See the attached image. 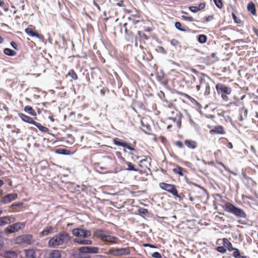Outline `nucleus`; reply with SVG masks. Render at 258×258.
Returning a JSON list of instances; mask_svg holds the SVG:
<instances>
[{
    "instance_id": "2",
    "label": "nucleus",
    "mask_w": 258,
    "mask_h": 258,
    "mask_svg": "<svg viewBox=\"0 0 258 258\" xmlns=\"http://www.w3.org/2000/svg\"><path fill=\"white\" fill-rule=\"evenodd\" d=\"M113 142L116 146L127 148L131 151L129 154L131 156V158L133 160L135 161L139 159L140 157L138 156V152L135 148L136 145V141H134L132 144L128 143L119 138H115L113 140Z\"/></svg>"
},
{
    "instance_id": "9",
    "label": "nucleus",
    "mask_w": 258,
    "mask_h": 258,
    "mask_svg": "<svg viewBox=\"0 0 258 258\" xmlns=\"http://www.w3.org/2000/svg\"><path fill=\"white\" fill-rule=\"evenodd\" d=\"M159 185L161 189L167 191L173 196L176 198H180L178 193V190L175 185L165 182H160L159 183Z\"/></svg>"
},
{
    "instance_id": "20",
    "label": "nucleus",
    "mask_w": 258,
    "mask_h": 258,
    "mask_svg": "<svg viewBox=\"0 0 258 258\" xmlns=\"http://www.w3.org/2000/svg\"><path fill=\"white\" fill-rule=\"evenodd\" d=\"M1 220L3 225L14 223L16 220L15 217L12 215L2 217Z\"/></svg>"
},
{
    "instance_id": "25",
    "label": "nucleus",
    "mask_w": 258,
    "mask_h": 258,
    "mask_svg": "<svg viewBox=\"0 0 258 258\" xmlns=\"http://www.w3.org/2000/svg\"><path fill=\"white\" fill-rule=\"evenodd\" d=\"M49 258H61V251L57 249L51 250L48 255Z\"/></svg>"
},
{
    "instance_id": "41",
    "label": "nucleus",
    "mask_w": 258,
    "mask_h": 258,
    "mask_svg": "<svg viewBox=\"0 0 258 258\" xmlns=\"http://www.w3.org/2000/svg\"><path fill=\"white\" fill-rule=\"evenodd\" d=\"M115 155L117 158L121 161L124 163L125 162V158L122 156V153L119 151H117L115 152Z\"/></svg>"
},
{
    "instance_id": "54",
    "label": "nucleus",
    "mask_w": 258,
    "mask_h": 258,
    "mask_svg": "<svg viewBox=\"0 0 258 258\" xmlns=\"http://www.w3.org/2000/svg\"><path fill=\"white\" fill-rule=\"evenodd\" d=\"M213 58V60H212V61L213 62H214L216 60H217V59L216 58V57H215V54L213 53H211L210 55H209L208 56V58Z\"/></svg>"
},
{
    "instance_id": "21",
    "label": "nucleus",
    "mask_w": 258,
    "mask_h": 258,
    "mask_svg": "<svg viewBox=\"0 0 258 258\" xmlns=\"http://www.w3.org/2000/svg\"><path fill=\"white\" fill-rule=\"evenodd\" d=\"M184 145L189 149L194 150L198 147L196 141L190 139H186L184 141Z\"/></svg>"
},
{
    "instance_id": "29",
    "label": "nucleus",
    "mask_w": 258,
    "mask_h": 258,
    "mask_svg": "<svg viewBox=\"0 0 258 258\" xmlns=\"http://www.w3.org/2000/svg\"><path fill=\"white\" fill-rule=\"evenodd\" d=\"M4 256L6 258H17L18 254L14 251L9 250L4 252Z\"/></svg>"
},
{
    "instance_id": "49",
    "label": "nucleus",
    "mask_w": 258,
    "mask_h": 258,
    "mask_svg": "<svg viewBox=\"0 0 258 258\" xmlns=\"http://www.w3.org/2000/svg\"><path fill=\"white\" fill-rule=\"evenodd\" d=\"M138 34L142 39H146V40L148 39L147 36L144 33H142L141 31H139Z\"/></svg>"
},
{
    "instance_id": "37",
    "label": "nucleus",
    "mask_w": 258,
    "mask_h": 258,
    "mask_svg": "<svg viewBox=\"0 0 258 258\" xmlns=\"http://www.w3.org/2000/svg\"><path fill=\"white\" fill-rule=\"evenodd\" d=\"M55 152L57 154H63V155H69L70 154V151L66 149H56Z\"/></svg>"
},
{
    "instance_id": "31",
    "label": "nucleus",
    "mask_w": 258,
    "mask_h": 258,
    "mask_svg": "<svg viewBox=\"0 0 258 258\" xmlns=\"http://www.w3.org/2000/svg\"><path fill=\"white\" fill-rule=\"evenodd\" d=\"M25 254L26 258H36V253L33 249L25 250Z\"/></svg>"
},
{
    "instance_id": "32",
    "label": "nucleus",
    "mask_w": 258,
    "mask_h": 258,
    "mask_svg": "<svg viewBox=\"0 0 258 258\" xmlns=\"http://www.w3.org/2000/svg\"><path fill=\"white\" fill-rule=\"evenodd\" d=\"M34 125L36 126L39 130L42 132L43 133H48L49 132V129L47 127L44 126L42 125L40 123L37 122L36 121L35 122Z\"/></svg>"
},
{
    "instance_id": "52",
    "label": "nucleus",
    "mask_w": 258,
    "mask_h": 258,
    "mask_svg": "<svg viewBox=\"0 0 258 258\" xmlns=\"http://www.w3.org/2000/svg\"><path fill=\"white\" fill-rule=\"evenodd\" d=\"M152 256L155 258H162L161 254L158 252H155L153 253Z\"/></svg>"
},
{
    "instance_id": "30",
    "label": "nucleus",
    "mask_w": 258,
    "mask_h": 258,
    "mask_svg": "<svg viewBox=\"0 0 258 258\" xmlns=\"http://www.w3.org/2000/svg\"><path fill=\"white\" fill-rule=\"evenodd\" d=\"M24 110L26 112H27V113H28L29 114H30L32 116H36L37 115V113H36L35 110L31 106H29V105L26 106L24 107Z\"/></svg>"
},
{
    "instance_id": "34",
    "label": "nucleus",
    "mask_w": 258,
    "mask_h": 258,
    "mask_svg": "<svg viewBox=\"0 0 258 258\" xmlns=\"http://www.w3.org/2000/svg\"><path fill=\"white\" fill-rule=\"evenodd\" d=\"M240 112V117H239V120L242 121L243 120V117H246L247 115V110L244 107H242L239 110Z\"/></svg>"
},
{
    "instance_id": "16",
    "label": "nucleus",
    "mask_w": 258,
    "mask_h": 258,
    "mask_svg": "<svg viewBox=\"0 0 258 258\" xmlns=\"http://www.w3.org/2000/svg\"><path fill=\"white\" fill-rule=\"evenodd\" d=\"M18 195L16 193L9 194L4 196L1 200V202L3 204H7L16 200Z\"/></svg>"
},
{
    "instance_id": "7",
    "label": "nucleus",
    "mask_w": 258,
    "mask_h": 258,
    "mask_svg": "<svg viewBox=\"0 0 258 258\" xmlns=\"http://www.w3.org/2000/svg\"><path fill=\"white\" fill-rule=\"evenodd\" d=\"M216 89L218 94H220L222 99L225 101L229 100L228 95L231 94L232 89L231 87L224 84L219 83L216 85Z\"/></svg>"
},
{
    "instance_id": "12",
    "label": "nucleus",
    "mask_w": 258,
    "mask_h": 258,
    "mask_svg": "<svg viewBox=\"0 0 258 258\" xmlns=\"http://www.w3.org/2000/svg\"><path fill=\"white\" fill-rule=\"evenodd\" d=\"M73 234L76 237L88 238L91 235L90 231L80 228H75L72 231Z\"/></svg>"
},
{
    "instance_id": "40",
    "label": "nucleus",
    "mask_w": 258,
    "mask_h": 258,
    "mask_svg": "<svg viewBox=\"0 0 258 258\" xmlns=\"http://www.w3.org/2000/svg\"><path fill=\"white\" fill-rule=\"evenodd\" d=\"M233 256L235 258H241V255L240 254V251L238 248H234V250H233Z\"/></svg>"
},
{
    "instance_id": "36",
    "label": "nucleus",
    "mask_w": 258,
    "mask_h": 258,
    "mask_svg": "<svg viewBox=\"0 0 258 258\" xmlns=\"http://www.w3.org/2000/svg\"><path fill=\"white\" fill-rule=\"evenodd\" d=\"M53 229V228L51 226L47 227L40 233V234L42 236L47 235L52 231Z\"/></svg>"
},
{
    "instance_id": "19",
    "label": "nucleus",
    "mask_w": 258,
    "mask_h": 258,
    "mask_svg": "<svg viewBox=\"0 0 258 258\" xmlns=\"http://www.w3.org/2000/svg\"><path fill=\"white\" fill-rule=\"evenodd\" d=\"M210 133L211 135L214 134H221L223 135L225 134L224 128L222 125L215 126L210 131Z\"/></svg>"
},
{
    "instance_id": "35",
    "label": "nucleus",
    "mask_w": 258,
    "mask_h": 258,
    "mask_svg": "<svg viewBox=\"0 0 258 258\" xmlns=\"http://www.w3.org/2000/svg\"><path fill=\"white\" fill-rule=\"evenodd\" d=\"M4 53L6 55L11 56H15L17 54V52L15 50L8 48H6L4 49Z\"/></svg>"
},
{
    "instance_id": "47",
    "label": "nucleus",
    "mask_w": 258,
    "mask_h": 258,
    "mask_svg": "<svg viewBox=\"0 0 258 258\" xmlns=\"http://www.w3.org/2000/svg\"><path fill=\"white\" fill-rule=\"evenodd\" d=\"M232 18H233L234 22L236 23H237V24L241 23V21L240 19H239L233 13H232Z\"/></svg>"
},
{
    "instance_id": "60",
    "label": "nucleus",
    "mask_w": 258,
    "mask_h": 258,
    "mask_svg": "<svg viewBox=\"0 0 258 258\" xmlns=\"http://www.w3.org/2000/svg\"><path fill=\"white\" fill-rule=\"evenodd\" d=\"M140 212L143 213V214H146L147 213H148V210L146 209H142L140 210Z\"/></svg>"
},
{
    "instance_id": "14",
    "label": "nucleus",
    "mask_w": 258,
    "mask_h": 258,
    "mask_svg": "<svg viewBox=\"0 0 258 258\" xmlns=\"http://www.w3.org/2000/svg\"><path fill=\"white\" fill-rule=\"evenodd\" d=\"M25 32L30 36H35L39 39H42L43 36L41 34H39L35 30V28L32 25H29L28 27L25 29Z\"/></svg>"
},
{
    "instance_id": "10",
    "label": "nucleus",
    "mask_w": 258,
    "mask_h": 258,
    "mask_svg": "<svg viewBox=\"0 0 258 258\" xmlns=\"http://www.w3.org/2000/svg\"><path fill=\"white\" fill-rule=\"evenodd\" d=\"M131 253L129 247L112 248L108 250V254L114 256H118L123 255H128Z\"/></svg>"
},
{
    "instance_id": "58",
    "label": "nucleus",
    "mask_w": 258,
    "mask_h": 258,
    "mask_svg": "<svg viewBox=\"0 0 258 258\" xmlns=\"http://www.w3.org/2000/svg\"><path fill=\"white\" fill-rule=\"evenodd\" d=\"M226 146L227 148H228L229 149H232L233 148L232 144L231 142H228V143L226 145Z\"/></svg>"
},
{
    "instance_id": "15",
    "label": "nucleus",
    "mask_w": 258,
    "mask_h": 258,
    "mask_svg": "<svg viewBox=\"0 0 258 258\" xmlns=\"http://www.w3.org/2000/svg\"><path fill=\"white\" fill-rule=\"evenodd\" d=\"M79 251L82 253H97L99 251V248L98 247L84 246L80 247Z\"/></svg>"
},
{
    "instance_id": "39",
    "label": "nucleus",
    "mask_w": 258,
    "mask_h": 258,
    "mask_svg": "<svg viewBox=\"0 0 258 258\" xmlns=\"http://www.w3.org/2000/svg\"><path fill=\"white\" fill-rule=\"evenodd\" d=\"M124 163L127 165V167L126 169L127 170L132 171H137V170L135 168L134 165H133L132 163L125 160V162H124Z\"/></svg>"
},
{
    "instance_id": "44",
    "label": "nucleus",
    "mask_w": 258,
    "mask_h": 258,
    "mask_svg": "<svg viewBox=\"0 0 258 258\" xmlns=\"http://www.w3.org/2000/svg\"><path fill=\"white\" fill-rule=\"evenodd\" d=\"M180 43V42L175 39H172L170 40V44L173 46L179 45Z\"/></svg>"
},
{
    "instance_id": "61",
    "label": "nucleus",
    "mask_w": 258,
    "mask_h": 258,
    "mask_svg": "<svg viewBox=\"0 0 258 258\" xmlns=\"http://www.w3.org/2000/svg\"><path fill=\"white\" fill-rule=\"evenodd\" d=\"M116 5L118 6H119V7H122L123 6V1H120V2H119L118 3H117L116 4Z\"/></svg>"
},
{
    "instance_id": "18",
    "label": "nucleus",
    "mask_w": 258,
    "mask_h": 258,
    "mask_svg": "<svg viewBox=\"0 0 258 258\" xmlns=\"http://www.w3.org/2000/svg\"><path fill=\"white\" fill-rule=\"evenodd\" d=\"M18 116L21 119L22 121L29 124L34 125L35 122V121L31 117H30L23 113H19Z\"/></svg>"
},
{
    "instance_id": "42",
    "label": "nucleus",
    "mask_w": 258,
    "mask_h": 258,
    "mask_svg": "<svg viewBox=\"0 0 258 258\" xmlns=\"http://www.w3.org/2000/svg\"><path fill=\"white\" fill-rule=\"evenodd\" d=\"M216 250L221 253H225L226 252V249L225 247L223 246H218L216 248Z\"/></svg>"
},
{
    "instance_id": "45",
    "label": "nucleus",
    "mask_w": 258,
    "mask_h": 258,
    "mask_svg": "<svg viewBox=\"0 0 258 258\" xmlns=\"http://www.w3.org/2000/svg\"><path fill=\"white\" fill-rule=\"evenodd\" d=\"M23 206L22 203H13L11 205V208L13 209H15L17 208L21 207Z\"/></svg>"
},
{
    "instance_id": "64",
    "label": "nucleus",
    "mask_w": 258,
    "mask_h": 258,
    "mask_svg": "<svg viewBox=\"0 0 258 258\" xmlns=\"http://www.w3.org/2000/svg\"><path fill=\"white\" fill-rule=\"evenodd\" d=\"M5 5V3L3 1L0 0V7H3Z\"/></svg>"
},
{
    "instance_id": "53",
    "label": "nucleus",
    "mask_w": 258,
    "mask_h": 258,
    "mask_svg": "<svg viewBox=\"0 0 258 258\" xmlns=\"http://www.w3.org/2000/svg\"><path fill=\"white\" fill-rule=\"evenodd\" d=\"M175 145L177 147L179 148H182L183 147V143L181 141H177L175 143Z\"/></svg>"
},
{
    "instance_id": "5",
    "label": "nucleus",
    "mask_w": 258,
    "mask_h": 258,
    "mask_svg": "<svg viewBox=\"0 0 258 258\" xmlns=\"http://www.w3.org/2000/svg\"><path fill=\"white\" fill-rule=\"evenodd\" d=\"M223 208L225 211L231 213L237 217L243 218L246 217V214L242 209L236 207L231 203H226L223 206Z\"/></svg>"
},
{
    "instance_id": "48",
    "label": "nucleus",
    "mask_w": 258,
    "mask_h": 258,
    "mask_svg": "<svg viewBox=\"0 0 258 258\" xmlns=\"http://www.w3.org/2000/svg\"><path fill=\"white\" fill-rule=\"evenodd\" d=\"M189 10L193 13H197V12L199 11V9L198 8V7H196V6L189 7Z\"/></svg>"
},
{
    "instance_id": "50",
    "label": "nucleus",
    "mask_w": 258,
    "mask_h": 258,
    "mask_svg": "<svg viewBox=\"0 0 258 258\" xmlns=\"http://www.w3.org/2000/svg\"><path fill=\"white\" fill-rule=\"evenodd\" d=\"M206 7V4L205 3H201L199 4V6H198V8L199 9V11L204 10Z\"/></svg>"
},
{
    "instance_id": "46",
    "label": "nucleus",
    "mask_w": 258,
    "mask_h": 258,
    "mask_svg": "<svg viewBox=\"0 0 258 258\" xmlns=\"http://www.w3.org/2000/svg\"><path fill=\"white\" fill-rule=\"evenodd\" d=\"M181 18L185 21L189 22H192L194 20V18L191 16H186L184 15H182L181 16Z\"/></svg>"
},
{
    "instance_id": "59",
    "label": "nucleus",
    "mask_w": 258,
    "mask_h": 258,
    "mask_svg": "<svg viewBox=\"0 0 258 258\" xmlns=\"http://www.w3.org/2000/svg\"><path fill=\"white\" fill-rule=\"evenodd\" d=\"M252 30H253V31L254 32V34H255V35L258 38V29L256 28H255V27H253L252 28Z\"/></svg>"
},
{
    "instance_id": "13",
    "label": "nucleus",
    "mask_w": 258,
    "mask_h": 258,
    "mask_svg": "<svg viewBox=\"0 0 258 258\" xmlns=\"http://www.w3.org/2000/svg\"><path fill=\"white\" fill-rule=\"evenodd\" d=\"M33 236L32 234H25L18 236L16 239L18 243L30 244L33 239Z\"/></svg>"
},
{
    "instance_id": "4",
    "label": "nucleus",
    "mask_w": 258,
    "mask_h": 258,
    "mask_svg": "<svg viewBox=\"0 0 258 258\" xmlns=\"http://www.w3.org/2000/svg\"><path fill=\"white\" fill-rule=\"evenodd\" d=\"M166 112L168 118L172 120L175 122L176 126L178 127H180L181 124V114L179 113L178 110L172 105H171L166 108Z\"/></svg>"
},
{
    "instance_id": "8",
    "label": "nucleus",
    "mask_w": 258,
    "mask_h": 258,
    "mask_svg": "<svg viewBox=\"0 0 258 258\" xmlns=\"http://www.w3.org/2000/svg\"><path fill=\"white\" fill-rule=\"evenodd\" d=\"M25 226L26 222H17L8 226L5 229L4 231L6 234L15 233L23 229Z\"/></svg>"
},
{
    "instance_id": "3",
    "label": "nucleus",
    "mask_w": 258,
    "mask_h": 258,
    "mask_svg": "<svg viewBox=\"0 0 258 258\" xmlns=\"http://www.w3.org/2000/svg\"><path fill=\"white\" fill-rule=\"evenodd\" d=\"M94 236L100 239L104 242L110 244H118L120 240L118 237L109 234L108 231L102 229H97L94 232Z\"/></svg>"
},
{
    "instance_id": "55",
    "label": "nucleus",
    "mask_w": 258,
    "mask_h": 258,
    "mask_svg": "<svg viewBox=\"0 0 258 258\" xmlns=\"http://www.w3.org/2000/svg\"><path fill=\"white\" fill-rule=\"evenodd\" d=\"M11 45L15 49H18V45L15 42L12 41L11 42Z\"/></svg>"
},
{
    "instance_id": "62",
    "label": "nucleus",
    "mask_w": 258,
    "mask_h": 258,
    "mask_svg": "<svg viewBox=\"0 0 258 258\" xmlns=\"http://www.w3.org/2000/svg\"><path fill=\"white\" fill-rule=\"evenodd\" d=\"M191 71L193 73H194V74H198V71H197V70H196V69H191Z\"/></svg>"
},
{
    "instance_id": "63",
    "label": "nucleus",
    "mask_w": 258,
    "mask_h": 258,
    "mask_svg": "<svg viewBox=\"0 0 258 258\" xmlns=\"http://www.w3.org/2000/svg\"><path fill=\"white\" fill-rule=\"evenodd\" d=\"M94 5L99 10H100V8L98 4H97L95 2H94Z\"/></svg>"
},
{
    "instance_id": "11",
    "label": "nucleus",
    "mask_w": 258,
    "mask_h": 258,
    "mask_svg": "<svg viewBox=\"0 0 258 258\" xmlns=\"http://www.w3.org/2000/svg\"><path fill=\"white\" fill-rule=\"evenodd\" d=\"M183 80L186 86L188 88H196V78L192 75L186 74V76L184 77Z\"/></svg>"
},
{
    "instance_id": "56",
    "label": "nucleus",
    "mask_w": 258,
    "mask_h": 258,
    "mask_svg": "<svg viewBox=\"0 0 258 258\" xmlns=\"http://www.w3.org/2000/svg\"><path fill=\"white\" fill-rule=\"evenodd\" d=\"M143 246L144 247H151V248H157V246L154 245H152L151 244H148V243H145L143 245Z\"/></svg>"
},
{
    "instance_id": "1",
    "label": "nucleus",
    "mask_w": 258,
    "mask_h": 258,
    "mask_svg": "<svg viewBox=\"0 0 258 258\" xmlns=\"http://www.w3.org/2000/svg\"><path fill=\"white\" fill-rule=\"evenodd\" d=\"M70 240L71 236L67 232H61L49 239L48 245L49 247H56L68 243Z\"/></svg>"
},
{
    "instance_id": "24",
    "label": "nucleus",
    "mask_w": 258,
    "mask_h": 258,
    "mask_svg": "<svg viewBox=\"0 0 258 258\" xmlns=\"http://www.w3.org/2000/svg\"><path fill=\"white\" fill-rule=\"evenodd\" d=\"M222 240L223 245L226 250L227 249L229 251H232L234 250V247H233L231 242L227 238H224Z\"/></svg>"
},
{
    "instance_id": "6",
    "label": "nucleus",
    "mask_w": 258,
    "mask_h": 258,
    "mask_svg": "<svg viewBox=\"0 0 258 258\" xmlns=\"http://www.w3.org/2000/svg\"><path fill=\"white\" fill-rule=\"evenodd\" d=\"M196 91L199 94H203L207 96L210 93V87L209 83L206 81L205 75H203L199 78V84L196 86Z\"/></svg>"
},
{
    "instance_id": "33",
    "label": "nucleus",
    "mask_w": 258,
    "mask_h": 258,
    "mask_svg": "<svg viewBox=\"0 0 258 258\" xmlns=\"http://www.w3.org/2000/svg\"><path fill=\"white\" fill-rule=\"evenodd\" d=\"M74 241L75 242L78 243L80 244H86V245H90L92 244V241L91 240H81L79 239H75Z\"/></svg>"
},
{
    "instance_id": "22",
    "label": "nucleus",
    "mask_w": 258,
    "mask_h": 258,
    "mask_svg": "<svg viewBox=\"0 0 258 258\" xmlns=\"http://www.w3.org/2000/svg\"><path fill=\"white\" fill-rule=\"evenodd\" d=\"M172 171L175 174H177L180 176H183L184 173L186 172L185 169L178 165H175V167L173 169Z\"/></svg>"
},
{
    "instance_id": "57",
    "label": "nucleus",
    "mask_w": 258,
    "mask_h": 258,
    "mask_svg": "<svg viewBox=\"0 0 258 258\" xmlns=\"http://www.w3.org/2000/svg\"><path fill=\"white\" fill-rule=\"evenodd\" d=\"M140 22V21L139 20H134L132 22L133 24L132 25L134 26V28H136V27L135 25Z\"/></svg>"
},
{
    "instance_id": "26",
    "label": "nucleus",
    "mask_w": 258,
    "mask_h": 258,
    "mask_svg": "<svg viewBox=\"0 0 258 258\" xmlns=\"http://www.w3.org/2000/svg\"><path fill=\"white\" fill-rule=\"evenodd\" d=\"M245 184L250 187H254L256 186V183L251 177L244 175Z\"/></svg>"
},
{
    "instance_id": "51",
    "label": "nucleus",
    "mask_w": 258,
    "mask_h": 258,
    "mask_svg": "<svg viewBox=\"0 0 258 258\" xmlns=\"http://www.w3.org/2000/svg\"><path fill=\"white\" fill-rule=\"evenodd\" d=\"M213 19H214V16L213 15H209L208 16L205 17V18H204L205 21L206 22H208L209 21H211L212 20H213Z\"/></svg>"
},
{
    "instance_id": "27",
    "label": "nucleus",
    "mask_w": 258,
    "mask_h": 258,
    "mask_svg": "<svg viewBox=\"0 0 258 258\" xmlns=\"http://www.w3.org/2000/svg\"><path fill=\"white\" fill-rule=\"evenodd\" d=\"M70 77V81L73 80H77L78 79V77L76 73L73 69L70 70L66 75V78Z\"/></svg>"
},
{
    "instance_id": "17",
    "label": "nucleus",
    "mask_w": 258,
    "mask_h": 258,
    "mask_svg": "<svg viewBox=\"0 0 258 258\" xmlns=\"http://www.w3.org/2000/svg\"><path fill=\"white\" fill-rule=\"evenodd\" d=\"M124 28L125 33L127 35H132L134 34L135 29L132 25L124 23L121 28V31Z\"/></svg>"
},
{
    "instance_id": "38",
    "label": "nucleus",
    "mask_w": 258,
    "mask_h": 258,
    "mask_svg": "<svg viewBox=\"0 0 258 258\" xmlns=\"http://www.w3.org/2000/svg\"><path fill=\"white\" fill-rule=\"evenodd\" d=\"M198 40L200 43H204L207 40V37L204 34H201L199 36Z\"/></svg>"
},
{
    "instance_id": "28",
    "label": "nucleus",
    "mask_w": 258,
    "mask_h": 258,
    "mask_svg": "<svg viewBox=\"0 0 258 258\" xmlns=\"http://www.w3.org/2000/svg\"><path fill=\"white\" fill-rule=\"evenodd\" d=\"M247 10L250 12L252 15H256V11L255 9V5L253 2H250L247 6Z\"/></svg>"
},
{
    "instance_id": "43",
    "label": "nucleus",
    "mask_w": 258,
    "mask_h": 258,
    "mask_svg": "<svg viewBox=\"0 0 258 258\" xmlns=\"http://www.w3.org/2000/svg\"><path fill=\"white\" fill-rule=\"evenodd\" d=\"M215 5L218 8H222L223 7V3L221 0H213Z\"/></svg>"
},
{
    "instance_id": "23",
    "label": "nucleus",
    "mask_w": 258,
    "mask_h": 258,
    "mask_svg": "<svg viewBox=\"0 0 258 258\" xmlns=\"http://www.w3.org/2000/svg\"><path fill=\"white\" fill-rule=\"evenodd\" d=\"M174 26L177 29L182 32H189L190 31V29L187 26L182 25L179 22H176Z\"/></svg>"
}]
</instances>
